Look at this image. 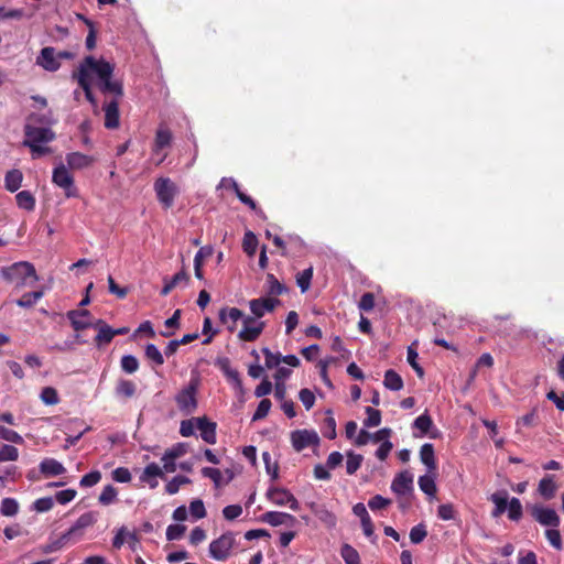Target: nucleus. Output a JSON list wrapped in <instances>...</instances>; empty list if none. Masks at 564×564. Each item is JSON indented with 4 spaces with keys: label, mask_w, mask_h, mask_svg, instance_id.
Returning <instances> with one entry per match:
<instances>
[{
    "label": "nucleus",
    "mask_w": 564,
    "mask_h": 564,
    "mask_svg": "<svg viewBox=\"0 0 564 564\" xmlns=\"http://www.w3.org/2000/svg\"><path fill=\"white\" fill-rule=\"evenodd\" d=\"M312 510L315 516L328 527H334L336 524V517L324 507H317L313 503Z\"/></svg>",
    "instance_id": "49"
},
{
    "label": "nucleus",
    "mask_w": 564,
    "mask_h": 564,
    "mask_svg": "<svg viewBox=\"0 0 564 564\" xmlns=\"http://www.w3.org/2000/svg\"><path fill=\"white\" fill-rule=\"evenodd\" d=\"M19 512V503L14 498H4L0 505V513L4 517H13Z\"/></svg>",
    "instance_id": "45"
},
{
    "label": "nucleus",
    "mask_w": 564,
    "mask_h": 564,
    "mask_svg": "<svg viewBox=\"0 0 564 564\" xmlns=\"http://www.w3.org/2000/svg\"><path fill=\"white\" fill-rule=\"evenodd\" d=\"M267 497L278 506H289L293 511H297L300 509L299 501L294 497V495L285 489L279 487H272L268 489Z\"/></svg>",
    "instance_id": "10"
},
{
    "label": "nucleus",
    "mask_w": 564,
    "mask_h": 564,
    "mask_svg": "<svg viewBox=\"0 0 564 564\" xmlns=\"http://www.w3.org/2000/svg\"><path fill=\"white\" fill-rule=\"evenodd\" d=\"M196 427L200 432V437L207 444H216L217 435L216 429L217 424L215 422L209 421L206 416L196 417Z\"/></svg>",
    "instance_id": "18"
},
{
    "label": "nucleus",
    "mask_w": 564,
    "mask_h": 564,
    "mask_svg": "<svg viewBox=\"0 0 564 564\" xmlns=\"http://www.w3.org/2000/svg\"><path fill=\"white\" fill-rule=\"evenodd\" d=\"M44 292L42 290L33 291L24 293L18 301L17 304L20 307L30 308L32 307L40 299H42Z\"/></svg>",
    "instance_id": "41"
},
{
    "label": "nucleus",
    "mask_w": 564,
    "mask_h": 564,
    "mask_svg": "<svg viewBox=\"0 0 564 564\" xmlns=\"http://www.w3.org/2000/svg\"><path fill=\"white\" fill-rule=\"evenodd\" d=\"M257 247H258L257 236L250 230L247 231L243 236V241H242L243 251L249 257H252L256 253Z\"/></svg>",
    "instance_id": "46"
},
{
    "label": "nucleus",
    "mask_w": 564,
    "mask_h": 564,
    "mask_svg": "<svg viewBox=\"0 0 564 564\" xmlns=\"http://www.w3.org/2000/svg\"><path fill=\"white\" fill-rule=\"evenodd\" d=\"M73 543L72 539L67 535V533H63L59 538L50 541L45 545L42 546V551L45 554L53 553L63 549L66 544Z\"/></svg>",
    "instance_id": "38"
},
{
    "label": "nucleus",
    "mask_w": 564,
    "mask_h": 564,
    "mask_svg": "<svg viewBox=\"0 0 564 564\" xmlns=\"http://www.w3.org/2000/svg\"><path fill=\"white\" fill-rule=\"evenodd\" d=\"M85 66H88L98 78V87L104 94H113L115 99L119 100L123 96V85L120 80H112L113 65L105 59H96L94 56L85 57Z\"/></svg>",
    "instance_id": "1"
},
{
    "label": "nucleus",
    "mask_w": 564,
    "mask_h": 564,
    "mask_svg": "<svg viewBox=\"0 0 564 564\" xmlns=\"http://www.w3.org/2000/svg\"><path fill=\"white\" fill-rule=\"evenodd\" d=\"M24 140L23 145L34 143H48L55 140V132L47 127H36L31 123H25L23 128Z\"/></svg>",
    "instance_id": "6"
},
{
    "label": "nucleus",
    "mask_w": 564,
    "mask_h": 564,
    "mask_svg": "<svg viewBox=\"0 0 564 564\" xmlns=\"http://www.w3.org/2000/svg\"><path fill=\"white\" fill-rule=\"evenodd\" d=\"M97 512L88 511L76 520V522L66 531L73 543L83 538L85 529L93 527L97 522Z\"/></svg>",
    "instance_id": "8"
},
{
    "label": "nucleus",
    "mask_w": 564,
    "mask_h": 564,
    "mask_svg": "<svg viewBox=\"0 0 564 564\" xmlns=\"http://www.w3.org/2000/svg\"><path fill=\"white\" fill-rule=\"evenodd\" d=\"M52 182L64 191L67 198L79 196L78 188L75 186L74 177L63 163L58 164L53 170Z\"/></svg>",
    "instance_id": "4"
},
{
    "label": "nucleus",
    "mask_w": 564,
    "mask_h": 564,
    "mask_svg": "<svg viewBox=\"0 0 564 564\" xmlns=\"http://www.w3.org/2000/svg\"><path fill=\"white\" fill-rule=\"evenodd\" d=\"M89 67L85 66V59L80 63L77 73L73 74V78L77 79L79 87L84 90L86 99L94 106L97 107V100L91 91V85L89 79Z\"/></svg>",
    "instance_id": "13"
},
{
    "label": "nucleus",
    "mask_w": 564,
    "mask_h": 564,
    "mask_svg": "<svg viewBox=\"0 0 564 564\" xmlns=\"http://www.w3.org/2000/svg\"><path fill=\"white\" fill-rule=\"evenodd\" d=\"M40 470L45 476H58L66 471L65 467L54 458H45L40 464Z\"/></svg>",
    "instance_id": "29"
},
{
    "label": "nucleus",
    "mask_w": 564,
    "mask_h": 564,
    "mask_svg": "<svg viewBox=\"0 0 564 564\" xmlns=\"http://www.w3.org/2000/svg\"><path fill=\"white\" fill-rule=\"evenodd\" d=\"M121 369L127 373H133L139 369V361L132 355H124L120 361Z\"/></svg>",
    "instance_id": "56"
},
{
    "label": "nucleus",
    "mask_w": 564,
    "mask_h": 564,
    "mask_svg": "<svg viewBox=\"0 0 564 564\" xmlns=\"http://www.w3.org/2000/svg\"><path fill=\"white\" fill-rule=\"evenodd\" d=\"M427 535L426 525L424 523H419L414 525L410 530V541L413 544L421 543Z\"/></svg>",
    "instance_id": "55"
},
{
    "label": "nucleus",
    "mask_w": 564,
    "mask_h": 564,
    "mask_svg": "<svg viewBox=\"0 0 564 564\" xmlns=\"http://www.w3.org/2000/svg\"><path fill=\"white\" fill-rule=\"evenodd\" d=\"M327 416L324 420L322 433L324 437L334 440L336 437V421L333 416L332 410L326 411Z\"/></svg>",
    "instance_id": "43"
},
{
    "label": "nucleus",
    "mask_w": 564,
    "mask_h": 564,
    "mask_svg": "<svg viewBox=\"0 0 564 564\" xmlns=\"http://www.w3.org/2000/svg\"><path fill=\"white\" fill-rule=\"evenodd\" d=\"M3 274L8 281L20 280L19 285L21 286L30 284V279L31 282H36L39 280L34 265L26 261L13 263L3 271Z\"/></svg>",
    "instance_id": "2"
},
{
    "label": "nucleus",
    "mask_w": 564,
    "mask_h": 564,
    "mask_svg": "<svg viewBox=\"0 0 564 564\" xmlns=\"http://www.w3.org/2000/svg\"><path fill=\"white\" fill-rule=\"evenodd\" d=\"M271 406H272V403L269 399H262L259 402L258 408L252 415V421L256 422V421L264 419L269 414Z\"/></svg>",
    "instance_id": "57"
},
{
    "label": "nucleus",
    "mask_w": 564,
    "mask_h": 564,
    "mask_svg": "<svg viewBox=\"0 0 564 564\" xmlns=\"http://www.w3.org/2000/svg\"><path fill=\"white\" fill-rule=\"evenodd\" d=\"M238 199H239L242 204L247 205L251 210L256 212V214H257L260 218H262V219H264V220L267 219V215L264 214V212H263L261 208H259V207L257 206L256 202H254V200H253L249 195H247V194H245V193H239V194H238Z\"/></svg>",
    "instance_id": "59"
},
{
    "label": "nucleus",
    "mask_w": 564,
    "mask_h": 564,
    "mask_svg": "<svg viewBox=\"0 0 564 564\" xmlns=\"http://www.w3.org/2000/svg\"><path fill=\"white\" fill-rule=\"evenodd\" d=\"M420 489L427 495L429 497H435L437 492V487L435 484V475H423L419 477L417 480Z\"/></svg>",
    "instance_id": "34"
},
{
    "label": "nucleus",
    "mask_w": 564,
    "mask_h": 564,
    "mask_svg": "<svg viewBox=\"0 0 564 564\" xmlns=\"http://www.w3.org/2000/svg\"><path fill=\"white\" fill-rule=\"evenodd\" d=\"M117 495V489L112 485H107L104 487L101 494L99 495L98 501L102 506H108L116 500Z\"/></svg>",
    "instance_id": "52"
},
{
    "label": "nucleus",
    "mask_w": 564,
    "mask_h": 564,
    "mask_svg": "<svg viewBox=\"0 0 564 564\" xmlns=\"http://www.w3.org/2000/svg\"><path fill=\"white\" fill-rule=\"evenodd\" d=\"M67 318L72 327L76 330H84L93 327L94 323L90 322V312L88 310H72L67 312Z\"/></svg>",
    "instance_id": "15"
},
{
    "label": "nucleus",
    "mask_w": 564,
    "mask_h": 564,
    "mask_svg": "<svg viewBox=\"0 0 564 564\" xmlns=\"http://www.w3.org/2000/svg\"><path fill=\"white\" fill-rule=\"evenodd\" d=\"M17 205L28 212L35 208V197L30 191H21L15 195Z\"/></svg>",
    "instance_id": "36"
},
{
    "label": "nucleus",
    "mask_w": 564,
    "mask_h": 564,
    "mask_svg": "<svg viewBox=\"0 0 564 564\" xmlns=\"http://www.w3.org/2000/svg\"><path fill=\"white\" fill-rule=\"evenodd\" d=\"M420 459L425 465L430 474H434L437 469V462L435 457L434 446L431 443H425L420 448Z\"/></svg>",
    "instance_id": "22"
},
{
    "label": "nucleus",
    "mask_w": 564,
    "mask_h": 564,
    "mask_svg": "<svg viewBox=\"0 0 564 564\" xmlns=\"http://www.w3.org/2000/svg\"><path fill=\"white\" fill-rule=\"evenodd\" d=\"M93 328L98 330V334L95 337V344L98 347L104 345H108L113 339V328L110 327L105 321L97 319L94 322Z\"/></svg>",
    "instance_id": "20"
},
{
    "label": "nucleus",
    "mask_w": 564,
    "mask_h": 564,
    "mask_svg": "<svg viewBox=\"0 0 564 564\" xmlns=\"http://www.w3.org/2000/svg\"><path fill=\"white\" fill-rule=\"evenodd\" d=\"M189 279L188 274L182 270L174 274L170 280L164 279V286L161 290V295L166 296L175 286H177L181 282H187Z\"/></svg>",
    "instance_id": "31"
},
{
    "label": "nucleus",
    "mask_w": 564,
    "mask_h": 564,
    "mask_svg": "<svg viewBox=\"0 0 564 564\" xmlns=\"http://www.w3.org/2000/svg\"><path fill=\"white\" fill-rule=\"evenodd\" d=\"M340 554L346 564H360L359 553L351 545L344 544Z\"/></svg>",
    "instance_id": "47"
},
{
    "label": "nucleus",
    "mask_w": 564,
    "mask_h": 564,
    "mask_svg": "<svg viewBox=\"0 0 564 564\" xmlns=\"http://www.w3.org/2000/svg\"><path fill=\"white\" fill-rule=\"evenodd\" d=\"M507 511L509 520L516 522L519 521L523 514L521 501L518 498L512 497L510 500H508Z\"/></svg>",
    "instance_id": "40"
},
{
    "label": "nucleus",
    "mask_w": 564,
    "mask_h": 564,
    "mask_svg": "<svg viewBox=\"0 0 564 564\" xmlns=\"http://www.w3.org/2000/svg\"><path fill=\"white\" fill-rule=\"evenodd\" d=\"M154 191L160 204L169 209L174 204V198L177 195V187L175 183L169 177H159L154 182Z\"/></svg>",
    "instance_id": "5"
},
{
    "label": "nucleus",
    "mask_w": 564,
    "mask_h": 564,
    "mask_svg": "<svg viewBox=\"0 0 564 564\" xmlns=\"http://www.w3.org/2000/svg\"><path fill=\"white\" fill-rule=\"evenodd\" d=\"M236 543L235 533L228 531L209 544V556L216 561H226Z\"/></svg>",
    "instance_id": "3"
},
{
    "label": "nucleus",
    "mask_w": 564,
    "mask_h": 564,
    "mask_svg": "<svg viewBox=\"0 0 564 564\" xmlns=\"http://www.w3.org/2000/svg\"><path fill=\"white\" fill-rule=\"evenodd\" d=\"M383 384L389 390L400 391L403 388V380L397 371L388 369L384 372Z\"/></svg>",
    "instance_id": "33"
},
{
    "label": "nucleus",
    "mask_w": 564,
    "mask_h": 564,
    "mask_svg": "<svg viewBox=\"0 0 564 564\" xmlns=\"http://www.w3.org/2000/svg\"><path fill=\"white\" fill-rule=\"evenodd\" d=\"M364 460L362 455L349 452L347 454L346 471L348 475H354L361 466Z\"/></svg>",
    "instance_id": "48"
},
{
    "label": "nucleus",
    "mask_w": 564,
    "mask_h": 564,
    "mask_svg": "<svg viewBox=\"0 0 564 564\" xmlns=\"http://www.w3.org/2000/svg\"><path fill=\"white\" fill-rule=\"evenodd\" d=\"M105 127L107 129H116L119 127V100L113 99L104 106Z\"/></svg>",
    "instance_id": "21"
},
{
    "label": "nucleus",
    "mask_w": 564,
    "mask_h": 564,
    "mask_svg": "<svg viewBox=\"0 0 564 564\" xmlns=\"http://www.w3.org/2000/svg\"><path fill=\"white\" fill-rule=\"evenodd\" d=\"M242 318L243 319V313L237 308V307H224L219 311V321L223 324H227L228 321L231 322V325H228V330L234 332L236 329V323Z\"/></svg>",
    "instance_id": "27"
},
{
    "label": "nucleus",
    "mask_w": 564,
    "mask_h": 564,
    "mask_svg": "<svg viewBox=\"0 0 564 564\" xmlns=\"http://www.w3.org/2000/svg\"><path fill=\"white\" fill-rule=\"evenodd\" d=\"M6 188L14 193L19 189L22 183V173L19 170L9 171L4 177Z\"/></svg>",
    "instance_id": "39"
},
{
    "label": "nucleus",
    "mask_w": 564,
    "mask_h": 564,
    "mask_svg": "<svg viewBox=\"0 0 564 564\" xmlns=\"http://www.w3.org/2000/svg\"><path fill=\"white\" fill-rule=\"evenodd\" d=\"M262 352L265 357V367L269 369L275 368L282 361V355L280 352H272L269 348H262Z\"/></svg>",
    "instance_id": "58"
},
{
    "label": "nucleus",
    "mask_w": 564,
    "mask_h": 564,
    "mask_svg": "<svg viewBox=\"0 0 564 564\" xmlns=\"http://www.w3.org/2000/svg\"><path fill=\"white\" fill-rule=\"evenodd\" d=\"M262 521L269 523L272 527H278L281 524L293 527L296 523V518L285 512L268 511L262 514Z\"/></svg>",
    "instance_id": "19"
},
{
    "label": "nucleus",
    "mask_w": 564,
    "mask_h": 564,
    "mask_svg": "<svg viewBox=\"0 0 564 564\" xmlns=\"http://www.w3.org/2000/svg\"><path fill=\"white\" fill-rule=\"evenodd\" d=\"M197 381L192 380L189 384L182 389L175 397V401L180 411L191 414L197 408Z\"/></svg>",
    "instance_id": "7"
},
{
    "label": "nucleus",
    "mask_w": 564,
    "mask_h": 564,
    "mask_svg": "<svg viewBox=\"0 0 564 564\" xmlns=\"http://www.w3.org/2000/svg\"><path fill=\"white\" fill-rule=\"evenodd\" d=\"M292 446L296 452H301L308 446L317 445L319 437L315 431L296 430L291 433Z\"/></svg>",
    "instance_id": "11"
},
{
    "label": "nucleus",
    "mask_w": 564,
    "mask_h": 564,
    "mask_svg": "<svg viewBox=\"0 0 564 564\" xmlns=\"http://www.w3.org/2000/svg\"><path fill=\"white\" fill-rule=\"evenodd\" d=\"M19 458V451L13 445L3 444L0 447V462H15Z\"/></svg>",
    "instance_id": "51"
},
{
    "label": "nucleus",
    "mask_w": 564,
    "mask_h": 564,
    "mask_svg": "<svg viewBox=\"0 0 564 564\" xmlns=\"http://www.w3.org/2000/svg\"><path fill=\"white\" fill-rule=\"evenodd\" d=\"M433 425V420L426 412L419 415L413 422V427L419 430L421 435H427Z\"/></svg>",
    "instance_id": "42"
},
{
    "label": "nucleus",
    "mask_w": 564,
    "mask_h": 564,
    "mask_svg": "<svg viewBox=\"0 0 564 564\" xmlns=\"http://www.w3.org/2000/svg\"><path fill=\"white\" fill-rule=\"evenodd\" d=\"M508 497L509 495L506 490L496 491L490 496L489 499L495 505L491 511L492 518H499L507 511Z\"/></svg>",
    "instance_id": "24"
},
{
    "label": "nucleus",
    "mask_w": 564,
    "mask_h": 564,
    "mask_svg": "<svg viewBox=\"0 0 564 564\" xmlns=\"http://www.w3.org/2000/svg\"><path fill=\"white\" fill-rule=\"evenodd\" d=\"M189 512L195 519H203L206 517V509L200 499H195L189 503Z\"/></svg>",
    "instance_id": "63"
},
{
    "label": "nucleus",
    "mask_w": 564,
    "mask_h": 564,
    "mask_svg": "<svg viewBox=\"0 0 564 564\" xmlns=\"http://www.w3.org/2000/svg\"><path fill=\"white\" fill-rule=\"evenodd\" d=\"M55 120L52 118V113H30L26 119L25 123H31L33 126L40 124V127H47L50 128L52 124H54Z\"/></svg>",
    "instance_id": "37"
},
{
    "label": "nucleus",
    "mask_w": 564,
    "mask_h": 564,
    "mask_svg": "<svg viewBox=\"0 0 564 564\" xmlns=\"http://www.w3.org/2000/svg\"><path fill=\"white\" fill-rule=\"evenodd\" d=\"M36 64L47 72H56L61 67L57 61L55 48L52 46L43 47L36 58Z\"/></svg>",
    "instance_id": "17"
},
{
    "label": "nucleus",
    "mask_w": 564,
    "mask_h": 564,
    "mask_svg": "<svg viewBox=\"0 0 564 564\" xmlns=\"http://www.w3.org/2000/svg\"><path fill=\"white\" fill-rule=\"evenodd\" d=\"M532 518L542 525L557 528L561 523L560 517L554 509L533 506L531 508Z\"/></svg>",
    "instance_id": "12"
},
{
    "label": "nucleus",
    "mask_w": 564,
    "mask_h": 564,
    "mask_svg": "<svg viewBox=\"0 0 564 564\" xmlns=\"http://www.w3.org/2000/svg\"><path fill=\"white\" fill-rule=\"evenodd\" d=\"M367 417L364 421V425L367 427H376L381 423V412L371 406L366 408Z\"/></svg>",
    "instance_id": "53"
},
{
    "label": "nucleus",
    "mask_w": 564,
    "mask_h": 564,
    "mask_svg": "<svg viewBox=\"0 0 564 564\" xmlns=\"http://www.w3.org/2000/svg\"><path fill=\"white\" fill-rule=\"evenodd\" d=\"M456 511L452 503H444L438 506L437 508V517L442 520H453L455 519Z\"/></svg>",
    "instance_id": "64"
},
{
    "label": "nucleus",
    "mask_w": 564,
    "mask_h": 564,
    "mask_svg": "<svg viewBox=\"0 0 564 564\" xmlns=\"http://www.w3.org/2000/svg\"><path fill=\"white\" fill-rule=\"evenodd\" d=\"M280 300L274 297H260L254 299L249 302V307L251 313L253 314L252 317L254 318H261L264 316L267 312H272L274 308L280 304Z\"/></svg>",
    "instance_id": "14"
},
{
    "label": "nucleus",
    "mask_w": 564,
    "mask_h": 564,
    "mask_svg": "<svg viewBox=\"0 0 564 564\" xmlns=\"http://www.w3.org/2000/svg\"><path fill=\"white\" fill-rule=\"evenodd\" d=\"M312 278H313V268L312 267L303 270L302 272H300L296 275V283L303 293L310 289Z\"/></svg>",
    "instance_id": "50"
},
{
    "label": "nucleus",
    "mask_w": 564,
    "mask_h": 564,
    "mask_svg": "<svg viewBox=\"0 0 564 564\" xmlns=\"http://www.w3.org/2000/svg\"><path fill=\"white\" fill-rule=\"evenodd\" d=\"M264 322H257L252 316H245L242 319V328L238 333V338L243 341H254L262 334Z\"/></svg>",
    "instance_id": "9"
},
{
    "label": "nucleus",
    "mask_w": 564,
    "mask_h": 564,
    "mask_svg": "<svg viewBox=\"0 0 564 564\" xmlns=\"http://www.w3.org/2000/svg\"><path fill=\"white\" fill-rule=\"evenodd\" d=\"M172 143V132L169 128L160 126L155 133L154 144L152 151L159 154L164 148L170 147Z\"/></svg>",
    "instance_id": "25"
},
{
    "label": "nucleus",
    "mask_w": 564,
    "mask_h": 564,
    "mask_svg": "<svg viewBox=\"0 0 564 564\" xmlns=\"http://www.w3.org/2000/svg\"><path fill=\"white\" fill-rule=\"evenodd\" d=\"M391 490L399 496L411 492L413 490V475L409 470L399 473L392 480Z\"/></svg>",
    "instance_id": "16"
},
{
    "label": "nucleus",
    "mask_w": 564,
    "mask_h": 564,
    "mask_svg": "<svg viewBox=\"0 0 564 564\" xmlns=\"http://www.w3.org/2000/svg\"><path fill=\"white\" fill-rule=\"evenodd\" d=\"M265 289L267 293L271 296H279L288 291V288L281 283L272 273L267 274Z\"/></svg>",
    "instance_id": "30"
},
{
    "label": "nucleus",
    "mask_w": 564,
    "mask_h": 564,
    "mask_svg": "<svg viewBox=\"0 0 564 564\" xmlns=\"http://www.w3.org/2000/svg\"><path fill=\"white\" fill-rule=\"evenodd\" d=\"M216 365L220 368L224 375L237 386L241 387V379L239 372L230 367V360L227 357L218 358Z\"/></svg>",
    "instance_id": "32"
},
{
    "label": "nucleus",
    "mask_w": 564,
    "mask_h": 564,
    "mask_svg": "<svg viewBox=\"0 0 564 564\" xmlns=\"http://www.w3.org/2000/svg\"><path fill=\"white\" fill-rule=\"evenodd\" d=\"M186 531V527L183 524H170L166 529V540L175 541L180 540Z\"/></svg>",
    "instance_id": "62"
},
{
    "label": "nucleus",
    "mask_w": 564,
    "mask_h": 564,
    "mask_svg": "<svg viewBox=\"0 0 564 564\" xmlns=\"http://www.w3.org/2000/svg\"><path fill=\"white\" fill-rule=\"evenodd\" d=\"M94 158L80 152H70L66 155V162L72 170H83L94 163Z\"/></svg>",
    "instance_id": "23"
},
{
    "label": "nucleus",
    "mask_w": 564,
    "mask_h": 564,
    "mask_svg": "<svg viewBox=\"0 0 564 564\" xmlns=\"http://www.w3.org/2000/svg\"><path fill=\"white\" fill-rule=\"evenodd\" d=\"M163 476H164L163 469L160 468V466L158 464L151 463V464L147 465L145 468L143 469L142 475L140 476V480L142 482L149 484V486L151 488H155L159 484L155 478L156 477L162 478Z\"/></svg>",
    "instance_id": "26"
},
{
    "label": "nucleus",
    "mask_w": 564,
    "mask_h": 564,
    "mask_svg": "<svg viewBox=\"0 0 564 564\" xmlns=\"http://www.w3.org/2000/svg\"><path fill=\"white\" fill-rule=\"evenodd\" d=\"M556 490L557 485L554 481L553 475H546L540 480L538 491L545 500L552 499L555 496Z\"/></svg>",
    "instance_id": "28"
},
{
    "label": "nucleus",
    "mask_w": 564,
    "mask_h": 564,
    "mask_svg": "<svg viewBox=\"0 0 564 564\" xmlns=\"http://www.w3.org/2000/svg\"><path fill=\"white\" fill-rule=\"evenodd\" d=\"M144 355L155 367L164 364L163 355L154 344H148L145 346Z\"/></svg>",
    "instance_id": "44"
},
{
    "label": "nucleus",
    "mask_w": 564,
    "mask_h": 564,
    "mask_svg": "<svg viewBox=\"0 0 564 564\" xmlns=\"http://www.w3.org/2000/svg\"><path fill=\"white\" fill-rule=\"evenodd\" d=\"M0 440L13 443V444H23V437L15 431L8 429L3 425H0Z\"/></svg>",
    "instance_id": "54"
},
{
    "label": "nucleus",
    "mask_w": 564,
    "mask_h": 564,
    "mask_svg": "<svg viewBox=\"0 0 564 564\" xmlns=\"http://www.w3.org/2000/svg\"><path fill=\"white\" fill-rule=\"evenodd\" d=\"M115 391L118 397L129 399L135 394L137 386L131 380L120 379L117 382Z\"/></svg>",
    "instance_id": "35"
},
{
    "label": "nucleus",
    "mask_w": 564,
    "mask_h": 564,
    "mask_svg": "<svg viewBox=\"0 0 564 564\" xmlns=\"http://www.w3.org/2000/svg\"><path fill=\"white\" fill-rule=\"evenodd\" d=\"M101 479V473L99 470H93L84 475L79 481L80 487H93L97 485Z\"/></svg>",
    "instance_id": "61"
},
{
    "label": "nucleus",
    "mask_w": 564,
    "mask_h": 564,
    "mask_svg": "<svg viewBox=\"0 0 564 564\" xmlns=\"http://www.w3.org/2000/svg\"><path fill=\"white\" fill-rule=\"evenodd\" d=\"M187 453V445L185 443H177L171 448L165 451V458L177 459Z\"/></svg>",
    "instance_id": "60"
}]
</instances>
